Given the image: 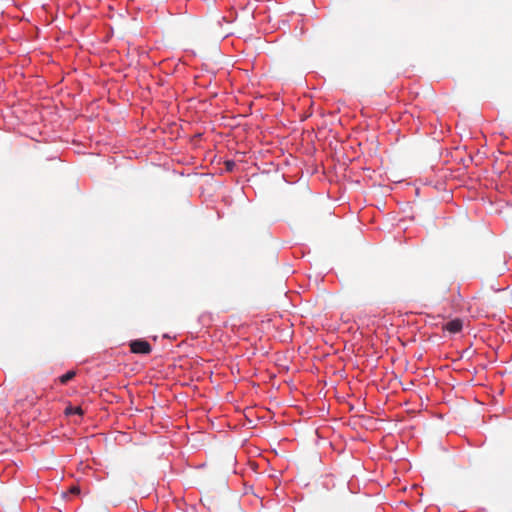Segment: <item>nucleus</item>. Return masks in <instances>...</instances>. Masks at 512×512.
Segmentation results:
<instances>
[{
	"mask_svg": "<svg viewBox=\"0 0 512 512\" xmlns=\"http://www.w3.org/2000/svg\"><path fill=\"white\" fill-rule=\"evenodd\" d=\"M69 492L71 494L78 495L80 493V488L78 486H71Z\"/></svg>",
	"mask_w": 512,
	"mask_h": 512,
	"instance_id": "obj_5",
	"label": "nucleus"
},
{
	"mask_svg": "<svg viewBox=\"0 0 512 512\" xmlns=\"http://www.w3.org/2000/svg\"><path fill=\"white\" fill-rule=\"evenodd\" d=\"M76 375V372L71 370V371H68L67 373L63 374L62 376H60L59 378V381L61 384H66L68 383L70 380H72Z\"/></svg>",
	"mask_w": 512,
	"mask_h": 512,
	"instance_id": "obj_4",
	"label": "nucleus"
},
{
	"mask_svg": "<svg viewBox=\"0 0 512 512\" xmlns=\"http://www.w3.org/2000/svg\"><path fill=\"white\" fill-rule=\"evenodd\" d=\"M462 328L463 321L459 318L453 319L443 326V329L450 333H458L462 330Z\"/></svg>",
	"mask_w": 512,
	"mask_h": 512,
	"instance_id": "obj_2",
	"label": "nucleus"
},
{
	"mask_svg": "<svg viewBox=\"0 0 512 512\" xmlns=\"http://www.w3.org/2000/svg\"><path fill=\"white\" fill-rule=\"evenodd\" d=\"M64 412L67 416L73 415V414L82 416L84 414V411L80 406H71V405L67 406L65 408Z\"/></svg>",
	"mask_w": 512,
	"mask_h": 512,
	"instance_id": "obj_3",
	"label": "nucleus"
},
{
	"mask_svg": "<svg viewBox=\"0 0 512 512\" xmlns=\"http://www.w3.org/2000/svg\"><path fill=\"white\" fill-rule=\"evenodd\" d=\"M130 350L135 354H149L152 348L145 340H133L130 342Z\"/></svg>",
	"mask_w": 512,
	"mask_h": 512,
	"instance_id": "obj_1",
	"label": "nucleus"
},
{
	"mask_svg": "<svg viewBox=\"0 0 512 512\" xmlns=\"http://www.w3.org/2000/svg\"><path fill=\"white\" fill-rule=\"evenodd\" d=\"M225 165L228 171H232L233 167L235 166V163L233 161H226Z\"/></svg>",
	"mask_w": 512,
	"mask_h": 512,
	"instance_id": "obj_6",
	"label": "nucleus"
}]
</instances>
